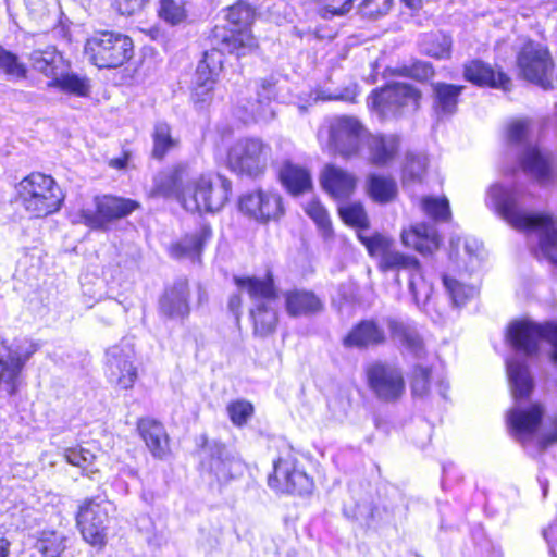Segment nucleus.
I'll return each instance as SVG.
<instances>
[{
	"label": "nucleus",
	"instance_id": "38",
	"mask_svg": "<svg viewBox=\"0 0 557 557\" xmlns=\"http://www.w3.org/2000/svg\"><path fill=\"white\" fill-rule=\"evenodd\" d=\"M49 88H57L65 94L76 97H87L90 92V83L86 76H81L67 67L47 83Z\"/></svg>",
	"mask_w": 557,
	"mask_h": 557
},
{
	"label": "nucleus",
	"instance_id": "9",
	"mask_svg": "<svg viewBox=\"0 0 557 557\" xmlns=\"http://www.w3.org/2000/svg\"><path fill=\"white\" fill-rule=\"evenodd\" d=\"M133 40L117 32H96L85 44V54L99 69H116L133 57Z\"/></svg>",
	"mask_w": 557,
	"mask_h": 557
},
{
	"label": "nucleus",
	"instance_id": "60",
	"mask_svg": "<svg viewBox=\"0 0 557 557\" xmlns=\"http://www.w3.org/2000/svg\"><path fill=\"white\" fill-rule=\"evenodd\" d=\"M228 310L234 314L236 321H239L240 317V307H242V297L238 294H234L230 296L227 302Z\"/></svg>",
	"mask_w": 557,
	"mask_h": 557
},
{
	"label": "nucleus",
	"instance_id": "64",
	"mask_svg": "<svg viewBox=\"0 0 557 557\" xmlns=\"http://www.w3.org/2000/svg\"><path fill=\"white\" fill-rule=\"evenodd\" d=\"M479 248L480 244L476 243L475 240H473L472 243L466 240L465 243V249L470 256L475 255Z\"/></svg>",
	"mask_w": 557,
	"mask_h": 557
},
{
	"label": "nucleus",
	"instance_id": "33",
	"mask_svg": "<svg viewBox=\"0 0 557 557\" xmlns=\"http://www.w3.org/2000/svg\"><path fill=\"white\" fill-rule=\"evenodd\" d=\"M212 230L201 224L193 233L186 234L180 242L171 246V255L175 258H199L205 244L211 238Z\"/></svg>",
	"mask_w": 557,
	"mask_h": 557
},
{
	"label": "nucleus",
	"instance_id": "12",
	"mask_svg": "<svg viewBox=\"0 0 557 557\" xmlns=\"http://www.w3.org/2000/svg\"><path fill=\"white\" fill-rule=\"evenodd\" d=\"M271 152V146L260 138H242L231 147L227 164L233 172L256 178L265 172Z\"/></svg>",
	"mask_w": 557,
	"mask_h": 557
},
{
	"label": "nucleus",
	"instance_id": "22",
	"mask_svg": "<svg viewBox=\"0 0 557 557\" xmlns=\"http://www.w3.org/2000/svg\"><path fill=\"white\" fill-rule=\"evenodd\" d=\"M544 407L534 403L530 406L517 404L507 413V424L511 434L522 444L532 438L544 417Z\"/></svg>",
	"mask_w": 557,
	"mask_h": 557
},
{
	"label": "nucleus",
	"instance_id": "19",
	"mask_svg": "<svg viewBox=\"0 0 557 557\" xmlns=\"http://www.w3.org/2000/svg\"><path fill=\"white\" fill-rule=\"evenodd\" d=\"M106 356L109 381L121 389L132 388L137 380L133 346L129 343L121 342L108 348Z\"/></svg>",
	"mask_w": 557,
	"mask_h": 557
},
{
	"label": "nucleus",
	"instance_id": "49",
	"mask_svg": "<svg viewBox=\"0 0 557 557\" xmlns=\"http://www.w3.org/2000/svg\"><path fill=\"white\" fill-rule=\"evenodd\" d=\"M422 208L433 220L447 221L450 218L449 202L446 198L424 197Z\"/></svg>",
	"mask_w": 557,
	"mask_h": 557
},
{
	"label": "nucleus",
	"instance_id": "21",
	"mask_svg": "<svg viewBox=\"0 0 557 557\" xmlns=\"http://www.w3.org/2000/svg\"><path fill=\"white\" fill-rule=\"evenodd\" d=\"M223 54L218 49L205 51L195 73L193 99L196 103L206 104L212 99L216 77L223 69Z\"/></svg>",
	"mask_w": 557,
	"mask_h": 557
},
{
	"label": "nucleus",
	"instance_id": "40",
	"mask_svg": "<svg viewBox=\"0 0 557 557\" xmlns=\"http://www.w3.org/2000/svg\"><path fill=\"white\" fill-rule=\"evenodd\" d=\"M152 140L151 156L156 160H163L168 153L180 147V139L172 135L171 126L165 122L154 124Z\"/></svg>",
	"mask_w": 557,
	"mask_h": 557
},
{
	"label": "nucleus",
	"instance_id": "53",
	"mask_svg": "<svg viewBox=\"0 0 557 557\" xmlns=\"http://www.w3.org/2000/svg\"><path fill=\"white\" fill-rule=\"evenodd\" d=\"M431 370L428 367L417 364L412 372L411 391L414 396H424L429 392Z\"/></svg>",
	"mask_w": 557,
	"mask_h": 557
},
{
	"label": "nucleus",
	"instance_id": "51",
	"mask_svg": "<svg viewBox=\"0 0 557 557\" xmlns=\"http://www.w3.org/2000/svg\"><path fill=\"white\" fill-rule=\"evenodd\" d=\"M159 15L169 24L176 25L185 20L186 12L184 7L174 0H160Z\"/></svg>",
	"mask_w": 557,
	"mask_h": 557
},
{
	"label": "nucleus",
	"instance_id": "61",
	"mask_svg": "<svg viewBox=\"0 0 557 557\" xmlns=\"http://www.w3.org/2000/svg\"><path fill=\"white\" fill-rule=\"evenodd\" d=\"M126 164H127V156L126 154L121 158H113L109 161V165L111 168H114L117 170H122V169L126 168Z\"/></svg>",
	"mask_w": 557,
	"mask_h": 557
},
{
	"label": "nucleus",
	"instance_id": "63",
	"mask_svg": "<svg viewBox=\"0 0 557 557\" xmlns=\"http://www.w3.org/2000/svg\"><path fill=\"white\" fill-rule=\"evenodd\" d=\"M352 8V0H346L343 5L334 11L337 15H344L348 13Z\"/></svg>",
	"mask_w": 557,
	"mask_h": 557
},
{
	"label": "nucleus",
	"instance_id": "23",
	"mask_svg": "<svg viewBox=\"0 0 557 557\" xmlns=\"http://www.w3.org/2000/svg\"><path fill=\"white\" fill-rule=\"evenodd\" d=\"M189 286L186 278H177L164 288L159 299L160 313L168 319L184 320L190 313Z\"/></svg>",
	"mask_w": 557,
	"mask_h": 557
},
{
	"label": "nucleus",
	"instance_id": "25",
	"mask_svg": "<svg viewBox=\"0 0 557 557\" xmlns=\"http://www.w3.org/2000/svg\"><path fill=\"white\" fill-rule=\"evenodd\" d=\"M363 145L367 148L369 162L375 166H385L396 158L400 141L396 135L368 133Z\"/></svg>",
	"mask_w": 557,
	"mask_h": 557
},
{
	"label": "nucleus",
	"instance_id": "50",
	"mask_svg": "<svg viewBox=\"0 0 557 557\" xmlns=\"http://www.w3.org/2000/svg\"><path fill=\"white\" fill-rule=\"evenodd\" d=\"M306 213L315 222L325 237L332 234V225L327 211L319 201H310L305 208Z\"/></svg>",
	"mask_w": 557,
	"mask_h": 557
},
{
	"label": "nucleus",
	"instance_id": "36",
	"mask_svg": "<svg viewBox=\"0 0 557 557\" xmlns=\"http://www.w3.org/2000/svg\"><path fill=\"white\" fill-rule=\"evenodd\" d=\"M276 81L273 76L260 78L256 82L257 99L255 102L245 107L248 115L252 119H265L268 114L273 116V111L268 109L271 100L275 97Z\"/></svg>",
	"mask_w": 557,
	"mask_h": 557
},
{
	"label": "nucleus",
	"instance_id": "5",
	"mask_svg": "<svg viewBox=\"0 0 557 557\" xmlns=\"http://www.w3.org/2000/svg\"><path fill=\"white\" fill-rule=\"evenodd\" d=\"M226 20L233 28L215 26L209 36L211 49H218L222 54H235L238 59L251 53L258 47L249 30L255 10L245 2H237L228 8Z\"/></svg>",
	"mask_w": 557,
	"mask_h": 557
},
{
	"label": "nucleus",
	"instance_id": "26",
	"mask_svg": "<svg viewBox=\"0 0 557 557\" xmlns=\"http://www.w3.org/2000/svg\"><path fill=\"white\" fill-rule=\"evenodd\" d=\"M386 341L384 329L374 320H362L344 337L343 345L347 348L367 349L380 346Z\"/></svg>",
	"mask_w": 557,
	"mask_h": 557
},
{
	"label": "nucleus",
	"instance_id": "8",
	"mask_svg": "<svg viewBox=\"0 0 557 557\" xmlns=\"http://www.w3.org/2000/svg\"><path fill=\"white\" fill-rule=\"evenodd\" d=\"M18 198L27 212L44 218L57 212L64 199L55 181L42 173H32L17 185Z\"/></svg>",
	"mask_w": 557,
	"mask_h": 557
},
{
	"label": "nucleus",
	"instance_id": "30",
	"mask_svg": "<svg viewBox=\"0 0 557 557\" xmlns=\"http://www.w3.org/2000/svg\"><path fill=\"white\" fill-rule=\"evenodd\" d=\"M433 94V109L437 117L451 116L457 112L459 96L465 89L462 85L443 82L431 84Z\"/></svg>",
	"mask_w": 557,
	"mask_h": 557
},
{
	"label": "nucleus",
	"instance_id": "7",
	"mask_svg": "<svg viewBox=\"0 0 557 557\" xmlns=\"http://www.w3.org/2000/svg\"><path fill=\"white\" fill-rule=\"evenodd\" d=\"M198 446L201 472L207 474L211 482L225 485L244 473V461L224 443L201 435Z\"/></svg>",
	"mask_w": 557,
	"mask_h": 557
},
{
	"label": "nucleus",
	"instance_id": "27",
	"mask_svg": "<svg viewBox=\"0 0 557 557\" xmlns=\"http://www.w3.org/2000/svg\"><path fill=\"white\" fill-rule=\"evenodd\" d=\"M386 323L392 338L398 342L408 354L417 359L424 356V344L414 323L395 318H388Z\"/></svg>",
	"mask_w": 557,
	"mask_h": 557
},
{
	"label": "nucleus",
	"instance_id": "6",
	"mask_svg": "<svg viewBox=\"0 0 557 557\" xmlns=\"http://www.w3.org/2000/svg\"><path fill=\"white\" fill-rule=\"evenodd\" d=\"M239 288L246 289L251 301L250 317L253 322V333L265 337L274 333L277 322L278 294L273 275L268 272L264 278L235 277Z\"/></svg>",
	"mask_w": 557,
	"mask_h": 557
},
{
	"label": "nucleus",
	"instance_id": "32",
	"mask_svg": "<svg viewBox=\"0 0 557 557\" xmlns=\"http://www.w3.org/2000/svg\"><path fill=\"white\" fill-rule=\"evenodd\" d=\"M278 178L285 189L293 196L302 195L312 188L310 172L289 160L281 164Z\"/></svg>",
	"mask_w": 557,
	"mask_h": 557
},
{
	"label": "nucleus",
	"instance_id": "59",
	"mask_svg": "<svg viewBox=\"0 0 557 557\" xmlns=\"http://www.w3.org/2000/svg\"><path fill=\"white\" fill-rule=\"evenodd\" d=\"M552 429L543 433L537 438V446L541 451H544L550 445L557 443V416L549 419Z\"/></svg>",
	"mask_w": 557,
	"mask_h": 557
},
{
	"label": "nucleus",
	"instance_id": "35",
	"mask_svg": "<svg viewBox=\"0 0 557 557\" xmlns=\"http://www.w3.org/2000/svg\"><path fill=\"white\" fill-rule=\"evenodd\" d=\"M138 431L148 449L156 458H162L169 450V440L164 426L152 419H140Z\"/></svg>",
	"mask_w": 557,
	"mask_h": 557
},
{
	"label": "nucleus",
	"instance_id": "16",
	"mask_svg": "<svg viewBox=\"0 0 557 557\" xmlns=\"http://www.w3.org/2000/svg\"><path fill=\"white\" fill-rule=\"evenodd\" d=\"M528 127L524 122H515L508 128L510 146L516 147L521 169L540 182L550 177V159L527 139Z\"/></svg>",
	"mask_w": 557,
	"mask_h": 557
},
{
	"label": "nucleus",
	"instance_id": "41",
	"mask_svg": "<svg viewBox=\"0 0 557 557\" xmlns=\"http://www.w3.org/2000/svg\"><path fill=\"white\" fill-rule=\"evenodd\" d=\"M338 213L342 220L354 227L358 228V239L362 243L360 236L372 237L379 233L367 235L364 231L369 228L368 214L360 202H352L338 208Z\"/></svg>",
	"mask_w": 557,
	"mask_h": 557
},
{
	"label": "nucleus",
	"instance_id": "37",
	"mask_svg": "<svg viewBox=\"0 0 557 557\" xmlns=\"http://www.w3.org/2000/svg\"><path fill=\"white\" fill-rule=\"evenodd\" d=\"M366 189L369 197L380 205L392 202L398 194L397 183L392 176L376 173L367 176Z\"/></svg>",
	"mask_w": 557,
	"mask_h": 557
},
{
	"label": "nucleus",
	"instance_id": "20",
	"mask_svg": "<svg viewBox=\"0 0 557 557\" xmlns=\"http://www.w3.org/2000/svg\"><path fill=\"white\" fill-rule=\"evenodd\" d=\"M268 484L280 492L298 495L309 494L313 488V481L304 471L296 469L292 460L284 458L274 462Z\"/></svg>",
	"mask_w": 557,
	"mask_h": 557
},
{
	"label": "nucleus",
	"instance_id": "42",
	"mask_svg": "<svg viewBox=\"0 0 557 557\" xmlns=\"http://www.w3.org/2000/svg\"><path fill=\"white\" fill-rule=\"evenodd\" d=\"M0 71L10 82H18L27 77V67L17 54L0 46Z\"/></svg>",
	"mask_w": 557,
	"mask_h": 557
},
{
	"label": "nucleus",
	"instance_id": "44",
	"mask_svg": "<svg viewBox=\"0 0 557 557\" xmlns=\"http://www.w3.org/2000/svg\"><path fill=\"white\" fill-rule=\"evenodd\" d=\"M429 160L423 153L408 152L403 169L404 183H421L428 169Z\"/></svg>",
	"mask_w": 557,
	"mask_h": 557
},
{
	"label": "nucleus",
	"instance_id": "45",
	"mask_svg": "<svg viewBox=\"0 0 557 557\" xmlns=\"http://www.w3.org/2000/svg\"><path fill=\"white\" fill-rule=\"evenodd\" d=\"M393 74L396 76L412 78L418 82H425L434 76L435 71L430 62L413 60L410 64H404L395 67L393 70Z\"/></svg>",
	"mask_w": 557,
	"mask_h": 557
},
{
	"label": "nucleus",
	"instance_id": "58",
	"mask_svg": "<svg viewBox=\"0 0 557 557\" xmlns=\"http://www.w3.org/2000/svg\"><path fill=\"white\" fill-rule=\"evenodd\" d=\"M149 0H113V7L121 15H133L140 11Z\"/></svg>",
	"mask_w": 557,
	"mask_h": 557
},
{
	"label": "nucleus",
	"instance_id": "4",
	"mask_svg": "<svg viewBox=\"0 0 557 557\" xmlns=\"http://www.w3.org/2000/svg\"><path fill=\"white\" fill-rule=\"evenodd\" d=\"M362 245L371 257H380L379 268L387 271H409V290L417 306L425 305L432 294V286L421 273L419 260L395 249L394 240L383 234L372 237L360 236Z\"/></svg>",
	"mask_w": 557,
	"mask_h": 557
},
{
	"label": "nucleus",
	"instance_id": "28",
	"mask_svg": "<svg viewBox=\"0 0 557 557\" xmlns=\"http://www.w3.org/2000/svg\"><path fill=\"white\" fill-rule=\"evenodd\" d=\"M286 312L292 318L311 317L323 311V301L311 290L292 289L284 293Z\"/></svg>",
	"mask_w": 557,
	"mask_h": 557
},
{
	"label": "nucleus",
	"instance_id": "54",
	"mask_svg": "<svg viewBox=\"0 0 557 557\" xmlns=\"http://www.w3.org/2000/svg\"><path fill=\"white\" fill-rule=\"evenodd\" d=\"M393 0H363L359 5L362 16L377 18L385 15L392 8Z\"/></svg>",
	"mask_w": 557,
	"mask_h": 557
},
{
	"label": "nucleus",
	"instance_id": "18",
	"mask_svg": "<svg viewBox=\"0 0 557 557\" xmlns=\"http://www.w3.org/2000/svg\"><path fill=\"white\" fill-rule=\"evenodd\" d=\"M368 132L359 120L352 116L335 117L329 131V146L344 159L359 156Z\"/></svg>",
	"mask_w": 557,
	"mask_h": 557
},
{
	"label": "nucleus",
	"instance_id": "3",
	"mask_svg": "<svg viewBox=\"0 0 557 557\" xmlns=\"http://www.w3.org/2000/svg\"><path fill=\"white\" fill-rule=\"evenodd\" d=\"M522 190L494 184L487 191V206L494 208L512 227L536 234L543 255L557 264V228L552 215L530 212L525 209Z\"/></svg>",
	"mask_w": 557,
	"mask_h": 557
},
{
	"label": "nucleus",
	"instance_id": "17",
	"mask_svg": "<svg viewBox=\"0 0 557 557\" xmlns=\"http://www.w3.org/2000/svg\"><path fill=\"white\" fill-rule=\"evenodd\" d=\"M38 349L39 344L26 338L14 341L7 347V352L0 356V393L8 396L17 393L21 373Z\"/></svg>",
	"mask_w": 557,
	"mask_h": 557
},
{
	"label": "nucleus",
	"instance_id": "62",
	"mask_svg": "<svg viewBox=\"0 0 557 557\" xmlns=\"http://www.w3.org/2000/svg\"><path fill=\"white\" fill-rule=\"evenodd\" d=\"M10 545V542L7 539L0 537V557L9 556Z\"/></svg>",
	"mask_w": 557,
	"mask_h": 557
},
{
	"label": "nucleus",
	"instance_id": "13",
	"mask_svg": "<svg viewBox=\"0 0 557 557\" xmlns=\"http://www.w3.org/2000/svg\"><path fill=\"white\" fill-rule=\"evenodd\" d=\"M95 209H83V223L95 231H108L111 225L140 208V203L131 198L114 195H99L94 198Z\"/></svg>",
	"mask_w": 557,
	"mask_h": 557
},
{
	"label": "nucleus",
	"instance_id": "15",
	"mask_svg": "<svg viewBox=\"0 0 557 557\" xmlns=\"http://www.w3.org/2000/svg\"><path fill=\"white\" fill-rule=\"evenodd\" d=\"M373 106L384 119H397L419 108L420 91L405 83H391L371 94Z\"/></svg>",
	"mask_w": 557,
	"mask_h": 557
},
{
	"label": "nucleus",
	"instance_id": "43",
	"mask_svg": "<svg viewBox=\"0 0 557 557\" xmlns=\"http://www.w3.org/2000/svg\"><path fill=\"white\" fill-rule=\"evenodd\" d=\"M66 461L82 469L83 474L89 475L99 471L96 466L97 456L82 446L65 449Z\"/></svg>",
	"mask_w": 557,
	"mask_h": 557
},
{
	"label": "nucleus",
	"instance_id": "39",
	"mask_svg": "<svg viewBox=\"0 0 557 557\" xmlns=\"http://www.w3.org/2000/svg\"><path fill=\"white\" fill-rule=\"evenodd\" d=\"M67 536L60 531L42 530L38 532L34 548L42 557H60L66 549Z\"/></svg>",
	"mask_w": 557,
	"mask_h": 557
},
{
	"label": "nucleus",
	"instance_id": "29",
	"mask_svg": "<svg viewBox=\"0 0 557 557\" xmlns=\"http://www.w3.org/2000/svg\"><path fill=\"white\" fill-rule=\"evenodd\" d=\"M401 242L406 247H412L421 255H431L438 249L441 239L434 225L420 223L404 230Z\"/></svg>",
	"mask_w": 557,
	"mask_h": 557
},
{
	"label": "nucleus",
	"instance_id": "31",
	"mask_svg": "<svg viewBox=\"0 0 557 557\" xmlns=\"http://www.w3.org/2000/svg\"><path fill=\"white\" fill-rule=\"evenodd\" d=\"M321 184L334 198H348L356 187V178L349 172L327 164L321 174Z\"/></svg>",
	"mask_w": 557,
	"mask_h": 557
},
{
	"label": "nucleus",
	"instance_id": "57",
	"mask_svg": "<svg viewBox=\"0 0 557 557\" xmlns=\"http://www.w3.org/2000/svg\"><path fill=\"white\" fill-rule=\"evenodd\" d=\"M221 530L218 528H201L199 544L207 549H213L220 544Z\"/></svg>",
	"mask_w": 557,
	"mask_h": 557
},
{
	"label": "nucleus",
	"instance_id": "10",
	"mask_svg": "<svg viewBox=\"0 0 557 557\" xmlns=\"http://www.w3.org/2000/svg\"><path fill=\"white\" fill-rule=\"evenodd\" d=\"M519 75L525 81L552 89L556 77L555 63L546 46L534 40H528L517 54Z\"/></svg>",
	"mask_w": 557,
	"mask_h": 557
},
{
	"label": "nucleus",
	"instance_id": "46",
	"mask_svg": "<svg viewBox=\"0 0 557 557\" xmlns=\"http://www.w3.org/2000/svg\"><path fill=\"white\" fill-rule=\"evenodd\" d=\"M443 284L453 305L456 307L465 305L469 298H472L475 295L474 287L465 285L446 274L443 275Z\"/></svg>",
	"mask_w": 557,
	"mask_h": 557
},
{
	"label": "nucleus",
	"instance_id": "1",
	"mask_svg": "<svg viewBox=\"0 0 557 557\" xmlns=\"http://www.w3.org/2000/svg\"><path fill=\"white\" fill-rule=\"evenodd\" d=\"M156 193L175 197L190 212H218L228 201L232 183L220 174L191 178L187 163L177 164L173 171L156 180Z\"/></svg>",
	"mask_w": 557,
	"mask_h": 557
},
{
	"label": "nucleus",
	"instance_id": "11",
	"mask_svg": "<svg viewBox=\"0 0 557 557\" xmlns=\"http://www.w3.org/2000/svg\"><path fill=\"white\" fill-rule=\"evenodd\" d=\"M364 372L368 388L380 403L395 404L405 395V376L397 364L375 360L366 367Z\"/></svg>",
	"mask_w": 557,
	"mask_h": 557
},
{
	"label": "nucleus",
	"instance_id": "52",
	"mask_svg": "<svg viewBox=\"0 0 557 557\" xmlns=\"http://www.w3.org/2000/svg\"><path fill=\"white\" fill-rule=\"evenodd\" d=\"M227 413L235 425L242 426L252 416L253 406L247 400H236L227 406Z\"/></svg>",
	"mask_w": 557,
	"mask_h": 557
},
{
	"label": "nucleus",
	"instance_id": "24",
	"mask_svg": "<svg viewBox=\"0 0 557 557\" xmlns=\"http://www.w3.org/2000/svg\"><path fill=\"white\" fill-rule=\"evenodd\" d=\"M466 81L479 87L500 88L510 90L511 79L503 71H495L488 63L481 60H472L463 65Z\"/></svg>",
	"mask_w": 557,
	"mask_h": 557
},
{
	"label": "nucleus",
	"instance_id": "56",
	"mask_svg": "<svg viewBox=\"0 0 557 557\" xmlns=\"http://www.w3.org/2000/svg\"><path fill=\"white\" fill-rule=\"evenodd\" d=\"M354 517L364 520L368 528H376L382 521L380 509L372 504H357V511Z\"/></svg>",
	"mask_w": 557,
	"mask_h": 557
},
{
	"label": "nucleus",
	"instance_id": "47",
	"mask_svg": "<svg viewBox=\"0 0 557 557\" xmlns=\"http://www.w3.org/2000/svg\"><path fill=\"white\" fill-rule=\"evenodd\" d=\"M420 52L437 60L446 59L450 53V44L446 38L440 39L435 35H425L420 42Z\"/></svg>",
	"mask_w": 557,
	"mask_h": 557
},
{
	"label": "nucleus",
	"instance_id": "34",
	"mask_svg": "<svg viewBox=\"0 0 557 557\" xmlns=\"http://www.w3.org/2000/svg\"><path fill=\"white\" fill-rule=\"evenodd\" d=\"M29 61L34 70L42 73L47 77H51V79L70 67V64L64 60L63 55L51 46L44 50H34L29 54Z\"/></svg>",
	"mask_w": 557,
	"mask_h": 557
},
{
	"label": "nucleus",
	"instance_id": "55",
	"mask_svg": "<svg viewBox=\"0 0 557 557\" xmlns=\"http://www.w3.org/2000/svg\"><path fill=\"white\" fill-rule=\"evenodd\" d=\"M262 203V190L244 195L239 200V209L245 214L258 220Z\"/></svg>",
	"mask_w": 557,
	"mask_h": 557
},
{
	"label": "nucleus",
	"instance_id": "48",
	"mask_svg": "<svg viewBox=\"0 0 557 557\" xmlns=\"http://www.w3.org/2000/svg\"><path fill=\"white\" fill-rule=\"evenodd\" d=\"M284 213L282 197L277 193L262 191L259 221L276 220Z\"/></svg>",
	"mask_w": 557,
	"mask_h": 557
},
{
	"label": "nucleus",
	"instance_id": "2",
	"mask_svg": "<svg viewBox=\"0 0 557 557\" xmlns=\"http://www.w3.org/2000/svg\"><path fill=\"white\" fill-rule=\"evenodd\" d=\"M507 339L517 354L523 355V358L516 356L506 360L512 397L519 401L529 398L533 392L534 380L525 358L539 352L542 339H546L550 344V360L557 367V324L513 321L508 326Z\"/></svg>",
	"mask_w": 557,
	"mask_h": 557
},
{
	"label": "nucleus",
	"instance_id": "14",
	"mask_svg": "<svg viewBox=\"0 0 557 557\" xmlns=\"http://www.w3.org/2000/svg\"><path fill=\"white\" fill-rule=\"evenodd\" d=\"M109 502L106 496L85 498L76 513V525L85 542L102 548L107 543V523Z\"/></svg>",
	"mask_w": 557,
	"mask_h": 557
}]
</instances>
